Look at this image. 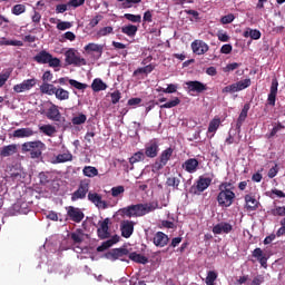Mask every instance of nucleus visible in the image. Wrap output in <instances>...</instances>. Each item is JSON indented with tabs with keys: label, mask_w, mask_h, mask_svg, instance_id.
<instances>
[{
	"label": "nucleus",
	"mask_w": 285,
	"mask_h": 285,
	"mask_svg": "<svg viewBox=\"0 0 285 285\" xmlns=\"http://www.w3.org/2000/svg\"><path fill=\"white\" fill-rule=\"evenodd\" d=\"M0 46H17V47H21V46H23V41H21V40H8L6 38H2L0 40Z\"/></svg>",
	"instance_id": "45"
},
{
	"label": "nucleus",
	"mask_w": 285,
	"mask_h": 285,
	"mask_svg": "<svg viewBox=\"0 0 285 285\" xmlns=\"http://www.w3.org/2000/svg\"><path fill=\"white\" fill-rule=\"evenodd\" d=\"M185 85L187 86V90L189 92L202 94V92H205V90H208V87L204 82L198 80H190L185 82Z\"/></svg>",
	"instance_id": "13"
},
{
	"label": "nucleus",
	"mask_w": 285,
	"mask_h": 285,
	"mask_svg": "<svg viewBox=\"0 0 285 285\" xmlns=\"http://www.w3.org/2000/svg\"><path fill=\"white\" fill-rule=\"evenodd\" d=\"M69 83L77 90H86V88H88L87 83L79 82L75 79H69Z\"/></svg>",
	"instance_id": "51"
},
{
	"label": "nucleus",
	"mask_w": 285,
	"mask_h": 285,
	"mask_svg": "<svg viewBox=\"0 0 285 285\" xmlns=\"http://www.w3.org/2000/svg\"><path fill=\"white\" fill-rule=\"evenodd\" d=\"M128 253V248H115L109 253V255H111L114 259H119V257H125Z\"/></svg>",
	"instance_id": "39"
},
{
	"label": "nucleus",
	"mask_w": 285,
	"mask_h": 285,
	"mask_svg": "<svg viewBox=\"0 0 285 285\" xmlns=\"http://www.w3.org/2000/svg\"><path fill=\"white\" fill-rule=\"evenodd\" d=\"M110 218H105L102 222H99V228L97 229V236L99 239H109L110 237Z\"/></svg>",
	"instance_id": "11"
},
{
	"label": "nucleus",
	"mask_w": 285,
	"mask_h": 285,
	"mask_svg": "<svg viewBox=\"0 0 285 285\" xmlns=\"http://www.w3.org/2000/svg\"><path fill=\"white\" fill-rule=\"evenodd\" d=\"M183 168L186 173L193 175V173H197V168H199V160L196 158H189L183 164Z\"/></svg>",
	"instance_id": "23"
},
{
	"label": "nucleus",
	"mask_w": 285,
	"mask_h": 285,
	"mask_svg": "<svg viewBox=\"0 0 285 285\" xmlns=\"http://www.w3.org/2000/svg\"><path fill=\"white\" fill-rule=\"evenodd\" d=\"M159 207V202L155 200L151 203H145V204H136V205H129L127 207H124L120 209L121 215L124 217H145V215H148V213H153L157 210Z\"/></svg>",
	"instance_id": "1"
},
{
	"label": "nucleus",
	"mask_w": 285,
	"mask_h": 285,
	"mask_svg": "<svg viewBox=\"0 0 285 285\" xmlns=\"http://www.w3.org/2000/svg\"><path fill=\"white\" fill-rule=\"evenodd\" d=\"M70 28H72V23L70 22L62 21L57 24L58 30H70Z\"/></svg>",
	"instance_id": "58"
},
{
	"label": "nucleus",
	"mask_w": 285,
	"mask_h": 285,
	"mask_svg": "<svg viewBox=\"0 0 285 285\" xmlns=\"http://www.w3.org/2000/svg\"><path fill=\"white\" fill-rule=\"evenodd\" d=\"M125 190L124 186L112 187L111 195L112 197H119V195H124Z\"/></svg>",
	"instance_id": "54"
},
{
	"label": "nucleus",
	"mask_w": 285,
	"mask_h": 285,
	"mask_svg": "<svg viewBox=\"0 0 285 285\" xmlns=\"http://www.w3.org/2000/svg\"><path fill=\"white\" fill-rule=\"evenodd\" d=\"M249 86H250V78H246L244 80L237 81L236 83H232L229 86H226L223 89V92L224 94H226V92H229V94L239 92L242 90H246V88H249Z\"/></svg>",
	"instance_id": "10"
},
{
	"label": "nucleus",
	"mask_w": 285,
	"mask_h": 285,
	"mask_svg": "<svg viewBox=\"0 0 285 285\" xmlns=\"http://www.w3.org/2000/svg\"><path fill=\"white\" fill-rule=\"evenodd\" d=\"M111 97V104H119V100L121 99V91L120 90H116L114 92L110 94Z\"/></svg>",
	"instance_id": "55"
},
{
	"label": "nucleus",
	"mask_w": 285,
	"mask_h": 285,
	"mask_svg": "<svg viewBox=\"0 0 285 285\" xmlns=\"http://www.w3.org/2000/svg\"><path fill=\"white\" fill-rule=\"evenodd\" d=\"M216 199L220 208H230V206H233V202H235V193L230 189H224L218 193Z\"/></svg>",
	"instance_id": "5"
},
{
	"label": "nucleus",
	"mask_w": 285,
	"mask_h": 285,
	"mask_svg": "<svg viewBox=\"0 0 285 285\" xmlns=\"http://www.w3.org/2000/svg\"><path fill=\"white\" fill-rule=\"evenodd\" d=\"M66 210L67 217L70 219V222H75V224H81V222H83V217H86V214H83L79 207L69 206L66 207Z\"/></svg>",
	"instance_id": "8"
},
{
	"label": "nucleus",
	"mask_w": 285,
	"mask_h": 285,
	"mask_svg": "<svg viewBox=\"0 0 285 285\" xmlns=\"http://www.w3.org/2000/svg\"><path fill=\"white\" fill-rule=\"evenodd\" d=\"M85 50L86 52H99L101 55L104 52V46L90 42L85 46Z\"/></svg>",
	"instance_id": "36"
},
{
	"label": "nucleus",
	"mask_w": 285,
	"mask_h": 285,
	"mask_svg": "<svg viewBox=\"0 0 285 285\" xmlns=\"http://www.w3.org/2000/svg\"><path fill=\"white\" fill-rule=\"evenodd\" d=\"M88 199H89V202H91V204H95V206H97L101 200V195H99L97 193H89Z\"/></svg>",
	"instance_id": "52"
},
{
	"label": "nucleus",
	"mask_w": 285,
	"mask_h": 285,
	"mask_svg": "<svg viewBox=\"0 0 285 285\" xmlns=\"http://www.w3.org/2000/svg\"><path fill=\"white\" fill-rule=\"evenodd\" d=\"M222 55H230L233 52V46L232 45H223L220 48Z\"/></svg>",
	"instance_id": "62"
},
{
	"label": "nucleus",
	"mask_w": 285,
	"mask_h": 285,
	"mask_svg": "<svg viewBox=\"0 0 285 285\" xmlns=\"http://www.w3.org/2000/svg\"><path fill=\"white\" fill-rule=\"evenodd\" d=\"M279 86V82H277L276 79L272 81V86L269 89V94L267 97V104L268 106H275V101H277V88Z\"/></svg>",
	"instance_id": "22"
},
{
	"label": "nucleus",
	"mask_w": 285,
	"mask_h": 285,
	"mask_svg": "<svg viewBox=\"0 0 285 285\" xmlns=\"http://www.w3.org/2000/svg\"><path fill=\"white\" fill-rule=\"evenodd\" d=\"M66 161H72V154L70 151H67L65 154H59L56 157L55 164H66Z\"/></svg>",
	"instance_id": "37"
},
{
	"label": "nucleus",
	"mask_w": 285,
	"mask_h": 285,
	"mask_svg": "<svg viewBox=\"0 0 285 285\" xmlns=\"http://www.w3.org/2000/svg\"><path fill=\"white\" fill-rule=\"evenodd\" d=\"M49 104L50 108L46 112L47 119H50L51 121H61V111H59V106L53 102Z\"/></svg>",
	"instance_id": "16"
},
{
	"label": "nucleus",
	"mask_w": 285,
	"mask_h": 285,
	"mask_svg": "<svg viewBox=\"0 0 285 285\" xmlns=\"http://www.w3.org/2000/svg\"><path fill=\"white\" fill-rule=\"evenodd\" d=\"M35 86H37V79H35V78L27 79V80H23L21 83L16 85L13 87V90L18 94L26 92L28 90H32V88H35Z\"/></svg>",
	"instance_id": "12"
},
{
	"label": "nucleus",
	"mask_w": 285,
	"mask_h": 285,
	"mask_svg": "<svg viewBox=\"0 0 285 285\" xmlns=\"http://www.w3.org/2000/svg\"><path fill=\"white\" fill-rule=\"evenodd\" d=\"M244 37H250V39L257 40L262 39V32L257 29H250L244 32Z\"/></svg>",
	"instance_id": "47"
},
{
	"label": "nucleus",
	"mask_w": 285,
	"mask_h": 285,
	"mask_svg": "<svg viewBox=\"0 0 285 285\" xmlns=\"http://www.w3.org/2000/svg\"><path fill=\"white\" fill-rule=\"evenodd\" d=\"M138 30L139 28L135 24H126L121 27L122 35H126L127 37H136Z\"/></svg>",
	"instance_id": "27"
},
{
	"label": "nucleus",
	"mask_w": 285,
	"mask_h": 285,
	"mask_svg": "<svg viewBox=\"0 0 285 285\" xmlns=\"http://www.w3.org/2000/svg\"><path fill=\"white\" fill-rule=\"evenodd\" d=\"M91 88L94 92H101V90H106V88H108V85H106L104 80L96 78L91 83Z\"/></svg>",
	"instance_id": "31"
},
{
	"label": "nucleus",
	"mask_w": 285,
	"mask_h": 285,
	"mask_svg": "<svg viewBox=\"0 0 285 285\" xmlns=\"http://www.w3.org/2000/svg\"><path fill=\"white\" fill-rule=\"evenodd\" d=\"M219 126H222V119L214 118L210 120L207 132H217L219 129Z\"/></svg>",
	"instance_id": "41"
},
{
	"label": "nucleus",
	"mask_w": 285,
	"mask_h": 285,
	"mask_svg": "<svg viewBox=\"0 0 285 285\" xmlns=\"http://www.w3.org/2000/svg\"><path fill=\"white\" fill-rule=\"evenodd\" d=\"M129 259H131V262H136V264H148V257L136 252L129 254Z\"/></svg>",
	"instance_id": "32"
},
{
	"label": "nucleus",
	"mask_w": 285,
	"mask_h": 285,
	"mask_svg": "<svg viewBox=\"0 0 285 285\" xmlns=\"http://www.w3.org/2000/svg\"><path fill=\"white\" fill-rule=\"evenodd\" d=\"M12 14L19 17V14H23L26 12V4H14L11 9Z\"/></svg>",
	"instance_id": "50"
},
{
	"label": "nucleus",
	"mask_w": 285,
	"mask_h": 285,
	"mask_svg": "<svg viewBox=\"0 0 285 285\" xmlns=\"http://www.w3.org/2000/svg\"><path fill=\"white\" fill-rule=\"evenodd\" d=\"M245 203L247 210H257L259 208L257 198L250 194L245 195Z\"/></svg>",
	"instance_id": "25"
},
{
	"label": "nucleus",
	"mask_w": 285,
	"mask_h": 285,
	"mask_svg": "<svg viewBox=\"0 0 285 285\" xmlns=\"http://www.w3.org/2000/svg\"><path fill=\"white\" fill-rule=\"evenodd\" d=\"M252 255L253 257H255V259H257V262H259L263 268H268V258L266 257V254L264 253V250H262V248H255Z\"/></svg>",
	"instance_id": "20"
},
{
	"label": "nucleus",
	"mask_w": 285,
	"mask_h": 285,
	"mask_svg": "<svg viewBox=\"0 0 285 285\" xmlns=\"http://www.w3.org/2000/svg\"><path fill=\"white\" fill-rule=\"evenodd\" d=\"M179 184H181V180L177 177H168L166 180V185L176 188V190H179Z\"/></svg>",
	"instance_id": "46"
},
{
	"label": "nucleus",
	"mask_w": 285,
	"mask_h": 285,
	"mask_svg": "<svg viewBox=\"0 0 285 285\" xmlns=\"http://www.w3.org/2000/svg\"><path fill=\"white\" fill-rule=\"evenodd\" d=\"M65 61L68 66H87L86 58L77 56V50L73 48L68 49L65 52Z\"/></svg>",
	"instance_id": "6"
},
{
	"label": "nucleus",
	"mask_w": 285,
	"mask_h": 285,
	"mask_svg": "<svg viewBox=\"0 0 285 285\" xmlns=\"http://www.w3.org/2000/svg\"><path fill=\"white\" fill-rule=\"evenodd\" d=\"M83 3H86V0H70L68 6H71L72 8H79L80 6H83Z\"/></svg>",
	"instance_id": "63"
},
{
	"label": "nucleus",
	"mask_w": 285,
	"mask_h": 285,
	"mask_svg": "<svg viewBox=\"0 0 285 285\" xmlns=\"http://www.w3.org/2000/svg\"><path fill=\"white\" fill-rule=\"evenodd\" d=\"M17 154V145H8L2 147L0 151V157H11V155Z\"/></svg>",
	"instance_id": "30"
},
{
	"label": "nucleus",
	"mask_w": 285,
	"mask_h": 285,
	"mask_svg": "<svg viewBox=\"0 0 285 285\" xmlns=\"http://www.w3.org/2000/svg\"><path fill=\"white\" fill-rule=\"evenodd\" d=\"M52 78H53L52 71H50V70L45 71L42 75L43 83H48V81H52Z\"/></svg>",
	"instance_id": "59"
},
{
	"label": "nucleus",
	"mask_w": 285,
	"mask_h": 285,
	"mask_svg": "<svg viewBox=\"0 0 285 285\" xmlns=\"http://www.w3.org/2000/svg\"><path fill=\"white\" fill-rule=\"evenodd\" d=\"M159 155V139L154 138L145 145V157L155 159Z\"/></svg>",
	"instance_id": "9"
},
{
	"label": "nucleus",
	"mask_w": 285,
	"mask_h": 285,
	"mask_svg": "<svg viewBox=\"0 0 285 285\" xmlns=\"http://www.w3.org/2000/svg\"><path fill=\"white\" fill-rule=\"evenodd\" d=\"M212 230L214 235H228L229 233H233V225L227 222H220L216 224Z\"/></svg>",
	"instance_id": "15"
},
{
	"label": "nucleus",
	"mask_w": 285,
	"mask_h": 285,
	"mask_svg": "<svg viewBox=\"0 0 285 285\" xmlns=\"http://www.w3.org/2000/svg\"><path fill=\"white\" fill-rule=\"evenodd\" d=\"M175 92H177V85H175V83L167 85V88L165 90V95H173Z\"/></svg>",
	"instance_id": "60"
},
{
	"label": "nucleus",
	"mask_w": 285,
	"mask_h": 285,
	"mask_svg": "<svg viewBox=\"0 0 285 285\" xmlns=\"http://www.w3.org/2000/svg\"><path fill=\"white\" fill-rule=\"evenodd\" d=\"M278 173H279V167L277 166V164H275V166L268 170L267 177H269V179H273L277 177Z\"/></svg>",
	"instance_id": "56"
},
{
	"label": "nucleus",
	"mask_w": 285,
	"mask_h": 285,
	"mask_svg": "<svg viewBox=\"0 0 285 285\" xmlns=\"http://www.w3.org/2000/svg\"><path fill=\"white\" fill-rule=\"evenodd\" d=\"M124 17L131 23H141V14L125 13Z\"/></svg>",
	"instance_id": "48"
},
{
	"label": "nucleus",
	"mask_w": 285,
	"mask_h": 285,
	"mask_svg": "<svg viewBox=\"0 0 285 285\" xmlns=\"http://www.w3.org/2000/svg\"><path fill=\"white\" fill-rule=\"evenodd\" d=\"M267 197H271V199H275V197H278V199L285 198V193L279 189H272L271 191L266 193Z\"/></svg>",
	"instance_id": "43"
},
{
	"label": "nucleus",
	"mask_w": 285,
	"mask_h": 285,
	"mask_svg": "<svg viewBox=\"0 0 285 285\" xmlns=\"http://www.w3.org/2000/svg\"><path fill=\"white\" fill-rule=\"evenodd\" d=\"M82 174L85 175V177H97V175H99V170L97 169V167L94 166H85L82 169Z\"/></svg>",
	"instance_id": "34"
},
{
	"label": "nucleus",
	"mask_w": 285,
	"mask_h": 285,
	"mask_svg": "<svg viewBox=\"0 0 285 285\" xmlns=\"http://www.w3.org/2000/svg\"><path fill=\"white\" fill-rule=\"evenodd\" d=\"M217 281V272L215 271H209L207 273V277L205 279L206 285H215V282Z\"/></svg>",
	"instance_id": "44"
},
{
	"label": "nucleus",
	"mask_w": 285,
	"mask_h": 285,
	"mask_svg": "<svg viewBox=\"0 0 285 285\" xmlns=\"http://www.w3.org/2000/svg\"><path fill=\"white\" fill-rule=\"evenodd\" d=\"M33 61H36V63H39L42 66L48 65L49 68L55 69V72H59V69H57V68H61V59L53 57L52 53L48 52L47 50L39 51L33 57Z\"/></svg>",
	"instance_id": "2"
},
{
	"label": "nucleus",
	"mask_w": 285,
	"mask_h": 285,
	"mask_svg": "<svg viewBox=\"0 0 285 285\" xmlns=\"http://www.w3.org/2000/svg\"><path fill=\"white\" fill-rule=\"evenodd\" d=\"M250 110V104H245L236 122V130L238 132L242 130V126H244V122L246 121V118L248 117V111Z\"/></svg>",
	"instance_id": "21"
},
{
	"label": "nucleus",
	"mask_w": 285,
	"mask_h": 285,
	"mask_svg": "<svg viewBox=\"0 0 285 285\" xmlns=\"http://www.w3.org/2000/svg\"><path fill=\"white\" fill-rule=\"evenodd\" d=\"M108 35H115V28H112V27H102L97 31L96 37L98 39H101V37H108Z\"/></svg>",
	"instance_id": "35"
},
{
	"label": "nucleus",
	"mask_w": 285,
	"mask_h": 285,
	"mask_svg": "<svg viewBox=\"0 0 285 285\" xmlns=\"http://www.w3.org/2000/svg\"><path fill=\"white\" fill-rule=\"evenodd\" d=\"M56 91H57V87H55V85H52V83L43 82L40 86V92L42 95L52 96V95H55Z\"/></svg>",
	"instance_id": "29"
},
{
	"label": "nucleus",
	"mask_w": 285,
	"mask_h": 285,
	"mask_svg": "<svg viewBox=\"0 0 285 285\" xmlns=\"http://www.w3.org/2000/svg\"><path fill=\"white\" fill-rule=\"evenodd\" d=\"M146 159V154L144 151H137L129 158V164L135 165L139 164V161H144Z\"/></svg>",
	"instance_id": "38"
},
{
	"label": "nucleus",
	"mask_w": 285,
	"mask_h": 285,
	"mask_svg": "<svg viewBox=\"0 0 285 285\" xmlns=\"http://www.w3.org/2000/svg\"><path fill=\"white\" fill-rule=\"evenodd\" d=\"M155 70V65L150 63L145 67H140L134 71V77H137V75H150Z\"/></svg>",
	"instance_id": "33"
},
{
	"label": "nucleus",
	"mask_w": 285,
	"mask_h": 285,
	"mask_svg": "<svg viewBox=\"0 0 285 285\" xmlns=\"http://www.w3.org/2000/svg\"><path fill=\"white\" fill-rule=\"evenodd\" d=\"M45 148L46 144H43L41 140L27 141L22 144V153H29L31 159H39Z\"/></svg>",
	"instance_id": "3"
},
{
	"label": "nucleus",
	"mask_w": 285,
	"mask_h": 285,
	"mask_svg": "<svg viewBox=\"0 0 285 285\" xmlns=\"http://www.w3.org/2000/svg\"><path fill=\"white\" fill-rule=\"evenodd\" d=\"M119 239V235H114L110 239L102 242V244L97 247V253H104L105 250H108V248H111V246L118 244Z\"/></svg>",
	"instance_id": "24"
},
{
	"label": "nucleus",
	"mask_w": 285,
	"mask_h": 285,
	"mask_svg": "<svg viewBox=\"0 0 285 285\" xmlns=\"http://www.w3.org/2000/svg\"><path fill=\"white\" fill-rule=\"evenodd\" d=\"M90 190V180L82 179L78 186V189L71 194V202H78V199H86L88 191Z\"/></svg>",
	"instance_id": "7"
},
{
	"label": "nucleus",
	"mask_w": 285,
	"mask_h": 285,
	"mask_svg": "<svg viewBox=\"0 0 285 285\" xmlns=\"http://www.w3.org/2000/svg\"><path fill=\"white\" fill-rule=\"evenodd\" d=\"M87 119L88 117L85 114H79L71 119V122L73 126H81L82 124H86Z\"/></svg>",
	"instance_id": "42"
},
{
	"label": "nucleus",
	"mask_w": 285,
	"mask_h": 285,
	"mask_svg": "<svg viewBox=\"0 0 285 285\" xmlns=\"http://www.w3.org/2000/svg\"><path fill=\"white\" fill-rule=\"evenodd\" d=\"M185 13L193 17V19H195V21H199V11L188 9V10H185Z\"/></svg>",
	"instance_id": "61"
},
{
	"label": "nucleus",
	"mask_w": 285,
	"mask_h": 285,
	"mask_svg": "<svg viewBox=\"0 0 285 285\" xmlns=\"http://www.w3.org/2000/svg\"><path fill=\"white\" fill-rule=\"evenodd\" d=\"M240 66L242 63L239 62L228 63L226 67L223 68V72H233L234 70H237V68H239Z\"/></svg>",
	"instance_id": "53"
},
{
	"label": "nucleus",
	"mask_w": 285,
	"mask_h": 285,
	"mask_svg": "<svg viewBox=\"0 0 285 285\" xmlns=\"http://www.w3.org/2000/svg\"><path fill=\"white\" fill-rule=\"evenodd\" d=\"M154 245L157 246V248H164V246H168V242H170V238L168 235L164 234V232H157L154 236Z\"/></svg>",
	"instance_id": "18"
},
{
	"label": "nucleus",
	"mask_w": 285,
	"mask_h": 285,
	"mask_svg": "<svg viewBox=\"0 0 285 285\" xmlns=\"http://www.w3.org/2000/svg\"><path fill=\"white\" fill-rule=\"evenodd\" d=\"M101 16H96L94 19L90 20L89 26L90 28H97L99 26V21H101Z\"/></svg>",
	"instance_id": "64"
},
{
	"label": "nucleus",
	"mask_w": 285,
	"mask_h": 285,
	"mask_svg": "<svg viewBox=\"0 0 285 285\" xmlns=\"http://www.w3.org/2000/svg\"><path fill=\"white\" fill-rule=\"evenodd\" d=\"M121 236L125 237V239H128L132 236V233H135V223L132 220H125L121 226Z\"/></svg>",
	"instance_id": "17"
},
{
	"label": "nucleus",
	"mask_w": 285,
	"mask_h": 285,
	"mask_svg": "<svg viewBox=\"0 0 285 285\" xmlns=\"http://www.w3.org/2000/svg\"><path fill=\"white\" fill-rule=\"evenodd\" d=\"M53 95L59 101H68V99H70V91L61 87L56 88V92Z\"/></svg>",
	"instance_id": "26"
},
{
	"label": "nucleus",
	"mask_w": 285,
	"mask_h": 285,
	"mask_svg": "<svg viewBox=\"0 0 285 285\" xmlns=\"http://www.w3.org/2000/svg\"><path fill=\"white\" fill-rule=\"evenodd\" d=\"M40 132H43V135H47V137H52L55 132H57V128L52 125H43L39 128Z\"/></svg>",
	"instance_id": "40"
},
{
	"label": "nucleus",
	"mask_w": 285,
	"mask_h": 285,
	"mask_svg": "<svg viewBox=\"0 0 285 285\" xmlns=\"http://www.w3.org/2000/svg\"><path fill=\"white\" fill-rule=\"evenodd\" d=\"M142 21L145 23H153V11H150V10L145 11Z\"/></svg>",
	"instance_id": "57"
},
{
	"label": "nucleus",
	"mask_w": 285,
	"mask_h": 285,
	"mask_svg": "<svg viewBox=\"0 0 285 285\" xmlns=\"http://www.w3.org/2000/svg\"><path fill=\"white\" fill-rule=\"evenodd\" d=\"M210 184H213V178L200 176L194 190L195 195H197V193H204V190H206Z\"/></svg>",
	"instance_id": "19"
},
{
	"label": "nucleus",
	"mask_w": 285,
	"mask_h": 285,
	"mask_svg": "<svg viewBox=\"0 0 285 285\" xmlns=\"http://www.w3.org/2000/svg\"><path fill=\"white\" fill-rule=\"evenodd\" d=\"M191 50L194 55H206L210 47L204 40H195L191 42Z\"/></svg>",
	"instance_id": "14"
},
{
	"label": "nucleus",
	"mask_w": 285,
	"mask_h": 285,
	"mask_svg": "<svg viewBox=\"0 0 285 285\" xmlns=\"http://www.w3.org/2000/svg\"><path fill=\"white\" fill-rule=\"evenodd\" d=\"M35 135V131L30 128H20L13 131V137H17L18 139H21L23 137H32Z\"/></svg>",
	"instance_id": "28"
},
{
	"label": "nucleus",
	"mask_w": 285,
	"mask_h": 285,
	"mask_svg": "<svg viewBox=\"0 0 285 285\" xmlns=\"http://www.w3.org/2000/svg\"><path fill=\"white\" fill-rule=\"evenodd\" d=\"M181 104V100L179 99V97H176L174 98L173 100L164 104V105H160V108L164 109V108H176V106H179Z\"/></svg>",
	"instance_id": "49"
},
{
	"label": "nucleus",
	"mask_w": 285,
	"mask_h": 285,
	"mask_svg": "<svg viewBox=\"0 0 285 285\" xmlns=\"http://www.w3.org/2000/svg\"><path fill=\"white\" fill-rule=\"evenodd\" d=\"M173 153H175V149H173V147H168L167 149L163 150L159 156V160H156L151 166L153 173H159V170H163L168 161H170Z\"/></svg>",
	"instance_id": "4"
}]
</instances>
